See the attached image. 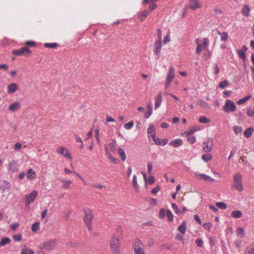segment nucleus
<instances>
[{
    "mask_svg": "<svg viewBox=\"0 0 254 254\" xmlns=\"http://www.w3.org/2000/svg\"><path fill=\"white\" fill-rule=\"evenodd\" d=\"M153 141L155 142V144H156L158 145H165L167 144L168 142V139L164 138L163 139H161L159 138H156L155 137L153 139Z\"/></svg>",
    "mask_w": 254,
    "mask_h": 254,
    "instance_id": "obj_19",
    "label": "nucleus"
},
{
    "mask_svg": "<svg viewBox=\"0 0 254 254\" xmlns=\"http://www.w3.org/2000/svg\"><path fill=\"white\" fill-rule=\"evenodd\" d=\"M10 242V239L9 238L5 237L1 239L0 242V246H5V245L8 244Z\"/></svg>",
    "mask_w": 254,
    "mask_h": 254,
    "instance_id": "obj_33",
    "label": "nucleus"
},
{
    "mask_svg": "<svg viewBox=\"0 0 254 254\" xmlns=\"http://www.w3.org/2000/svg\"><path fill=\"white\" fill-rule=\"evenodd\" d=\"M166 214L168 220L170 222H172L173 221L174 216L171 210L169 209L167 210Z\"/></svg>",
    "mask_w": 254,
    "mask_h": 254,
    "instance_id": "obj_37",
    "label": "nucleus"
},
{
    "mask_svg": "<svg viewBox=\"0 0 254 254\" xmlns=\"http://www.w3.org/2000/svg\"><path fill=\"white\" fill-rule=\"evenodd\" d=\"M134 254H145L144 251V244L139 240H136L132 245Z\"/></svg>",
    "mask_w": 254,
    "mask_h": 254,
    "instance_id": "obj_5",
    "label": "nucleus"
},
{
    "mask_svg": "<svg viewBox=\"0 0 254 254\" xmlns=\"http://www.w3.org/2000/svg\"><path fill=\"white\" fill-rule=\"evenodd\" d=\"M229 84V82L227 80H225L223 81H222L220 82L219 84V87L221 89H224L225 88L227 85H228Z\"/></svg>",
    "mask_w": 254,
    "mask_h": 254,
    "instance_id": "obj_45",
    "label": "nucleus"
},
{
    "mask_svg": "<svg viewBox=\"0 0 254 254\" xmlns=\"http://www.w3.org/2000/svg\"><path fill=\"white\" fill-rule=\"evenodd\" d=\"M157 6V4L155 3H152V5H150L148 7V10L150 11V13L153 11L156 7Z\"/></svg>",
    "mask_w": 254,
    "mask_h": 254,
    "instance_id": "obj_62",
    "label": "nucleus"
},
{
    "mask_svg": "<svg viewBox=\"0 0 254 254\" xmlns=\"http://www.w3.org/2000/svg\"><path fill=\"white\" fill-rule=\"evenodd\" d=\"M134 123L132 121H130L128 123L126 124L124 127L127 129H130L133 126Z\"/></svg>",
    "mask_w": 254,
    "mask_h": 254,
    "instance_id": "obj_52",
    "label": "nucleus"
},
{
    "mask_svg": "<svg viewBox=\"0 0 254 254\" xmlns=\"http://www.w3.org/2000/svg\"><path fill=\"white\" fill-rule=\"evenodd\" d=\"M57 244L56 239H52L50 241L44 242L40 244L39 248L45 250L47 251H51L54 249Z\"/></svg>",
    "mask_w": 254,
    "mask_h": 254,
    "instance_id": "obj_4",
    "label": "nucleus"
},
{
    "mask_svg": "<svg viewBox=\"0 0 254 254\" xmlns=\"http://www.w3.org/2000/svg\"><path fill=\"white\" fill-rule=\"evenodd\" d=\"M198 129L193 127L192 128L190 129L188 131L185 132V134L186 135H192L194 132L197 131Z\"/></svg>",
    "mask_w": 254,
    "mask_h": 254,
    "instance_id": "obj_51",
    "label": "nucleus"
},
{
    "mask_svg": "<svg viewBox=\"0 0 254 254\" xmlns=\"http://www.w3.org/2000/svg\"><path fill=\"white\" fill-rule=\"evenodd\" d=\"M13 238L15 241H20L22 238L21 235L19 234L14 235Z\"/></svg>",
    "mask_w": 254,
    "mask_h": 254,
    "instance_id": "obj_64",
    "label": "nucleus"
},
{
    "mask_svg": "<svg viewBox=\"0 0 254 254\" xmlns=\"http://www.w3.org/2000/svg\"><path fill=\"white\" fill-rule=\"evenodd\" d=\"M85 216L84 217V221L86 224L90 232H92V220L93 218L94 215L92 211L88 208H85L84 209Z\"/></svg>",
    "mask_w": 254,
    "mask_h": 254,
    "instance_id": "obj_2",
    "label": "nucleus"
},
{
    "mask_svg": "<svg viewBox=\"0 0 254 254\" xmlns=\"http://www.w3.org/2000/svg\"><path fill=\"white\" fill-rule=\"evenodd\" d=\"M237 53L238 54L239 57L241 59H245L246 58V55L245 53L240 50H237Z\"/></svg>",
    "mask_w": 254,
    "mask_h": 254,
    "instance_id": "obj_47",
    "label": "nucleus"
},
{
    "mask_svg": "<svg viewBox=\"0 0 254 254\" xmlns=\"http://www.w3.org/2000/svg\"><path fill=\"white\" fill-rule=\"evenodd\" d=\"M237 236L240 238H243L244 236V230L241 227H239L237 229Z\"/></svg>",
    "mask_w": 254,
    "mask_h": 254,
    "instance_id": "obj_39",
    "label": "nucleus"
},
{
    "mask_svg": "<svg viewBox=\"0 0 254 254\" xmlns=\"http://www.w3.org/2000/svg\"><path fill=\"white\" fill-rule=\"evenodd\" d=\"M202 159L205 162H208L212 159V156L209 154H205L202 155Z\"/></svg>",
    "mask_w": 254,
    "mask_h": 254,
    "instance_id": "obj_42",
    "label": "nucleus"
},
{
    "mask_svg": "<svg viewBox=\"0 0 254 254\" xmlns=\"http://www.w3.org/2000/svg\"><path fill=\"white\" fill-rule=\"evenodd\" d=\"M250 6L248 5H245L242 9V13L244 16H248L250 15Z\"/></svg>",
    "mask_w": 254,
    "mask_h": 254,
    "instance_id": "obj_26",
    "label": "nucleus"
},
{
    "mask_svg": "<svg viewBox=\"0 0 254 254\" xmlns=\"http://www.w3.org/2000/svg\"><path fill=\"white\" fill-rule=\"evenodd\" d=\"M58 44L56 43H47L44 44L46 48L55 49L57 48Z\"/></svg>",
    "mask_w": 254,
    "mask_h": 254,
    "instance_id": "obj_34",
    "label": "nucleus"
},
{
    "mask_svg": "<svg viewBox=\"0 0 254 254\" xmlns=\"http://www.w3.org/2000/svg\"><path fill=\"white\" fill-rule=\"evenodd\" d=\"M109 147L110 148L111 151L112 152H115L116 150V141L113 140L112 141L109 145Z\"/></svg>",
    "mask_w": 254,
    "mask_h": 254,
    "instance_id": "obj_41",
    "label": "nucleus"
},
{
    "mask_svg": "<svg viewBox=\"0 0 254 254\" xmlns=\"http://www.w3.org/2000/svg\"><path fill=\"white\" fill-rule=\"evenodd\" d=\"M18 89V86L15 83H12L9 84L7 87V92L8 94H12L15 93Z\"/></svg>",
    "mask_w": 254,
    "mask_h": 254,
    "instance_id": "obj_13",
    "label": "nucleus"
},
{
    "mask_svg": "<svg viewBox=\"0 0 254 254\" xmlns=\"http://www.w3.org/2000/svg\"><path fill=\"white\" fill-rule=\"evenodd\" d=\"M231 216L234 218H240L242 216V213L240 210L233 211L231 213Z\"/></svg>",
    "mask_w": 254,
    "mask_h": 254,
    "instance_id": "obj_27",
    "label": "nucleus"
},
{
    "mask_svg": "<svg viewBox=\"0 0 254 254\" xmlns=\"http://www.w3.org/2000/svg\"><path fill=\"white\" fill-rule=\"evenodd\" d=\"M11 187L9 183L6 181H0V190L3 192L8 190Z\"/></svg>",
    "mask_w": 254,
    "mask_h": 254,
    "instance_id": "obj_14",
    "label": "nucleus"
},
{
    "mask_svg": "<svg viewBox=\"0 0 254 254\" xmlns=\"http://www.w3.org/2000/svg\"><path fill=\"white\" fill-rule=\"evenodd\" d=\"M13 54L15 56H19L23 54L28 56L31 54V52L29 50L27 47H24L20 49L14 50L12 51Z\"/></svg>",
    "mask_w": 254,
    "mask_h": 254,
    "instance_id": "obj_10",
    "label": "nucleus"
},
{
    "mask_svg": "<svg viewBox=\"0 0 254 254\" xmlns=\"http://www.w3.org/2000/svg\"><path fill=\"white\" fill-rule=\"evenodd\" d=\"M110 246L112 252L114 254H120V241L118 236L115 235L112 238L110 241Z\"/></svg>",
    "mask_w": 254,
    "mask_h": 254,
    "instance_id": "obj_3",
    "label": "nucleus"
},
{
    "mask_svg": "<svg viewBox=\"0 0 254 254\" xmlns=\"http://www.w3.org/2000/svg\"><path fill=\"white\" fill-rule=\"evenodd\" d=\"M132 184L134 188L136 190L138 191L139 190V186L137 184V177L136 175H134L133 176Z\"/></svg>",
    "mask_w": 254,
    "mask_h": 254,
    "instance_id": "obj_35",
    "label": "nucleus"
},
{
    "mask_svg": "<svg viewBox=\"0 0 254 254\" xmlns=\"http://www.w3.org/2000/svg\"><path fill=\"white\" fill-rule=\"evenodd\" d=\"M203 150L205 153L209 152L213 147L212 139L211 138L208 137L206 138L203 142Z\"/></svg>",
    "mask_w": 254,
    "mask_h": 254,
    "instance_id": "obj_9",
    "label": "nucleus"
},
{
    "mask_svg": "<svg viewBox=\"0 0 254 254\" xmlns=\"http://www.w3.org/2000/svg\"><path fill=\"white\" fill-rule=\"evenodd\" d=\"M149 13L150 11H149L148 10H143L139 15V18L141 22L143 21Z\"/></svg>",
    "mask_w": 254,
    "mask_h": 254,
    "instance_id": "obj_23",
    "label": "nucleus"
},
{
    "mask_svg": "<svg viewBox=\"0 0 254 254\" xmlns=\"http://www.w3.org/2000/svg\"><path fill=\"white\" fill-rule=\"evenodd\" d=\"M20 107V103L18 102H15L9 105L8 110L11 112H14L19 109Z\"/></svg>",
    "mask_w": 254,
    "mask_h": 254,
    "instance_id": "obj_20",
    "label": "nucleus"
},
{
    "mask_svg": "<svg viewBox=\"0 0 254 254\" xmlns=\"http://www.w3.org/2000/svg\"><path fill=\"white\" fill-rule=\"evenodd\" d=\"M162 41H156L154 43L153 52L156 55H158L161 52L162 48Z\"/></svg>",
    "mask_w": 254,
    "mask_h": 254,
    "instance_id": "obj_17",
    "label": "nucleus"
},
{
    "mask_svg": "<svg viewBox=\"0 0 254 254\" xmlns=\"http://www.w3.org/2000/svg\"><path fill=\"white\" fill-rule=\"evenodd\" d=\"M173 210L175 211V213L177 214H180L181 211L178 209V206L174 203H172L171 204Z\"/></svg>",
    "mask_w": 254,
    "mask_h": 254,
    "instance_id": "obj_53",
    "label": "nucleus"
},
{
    "mask_svg": "<svg viewBox=\"0 0 254 254\" xmlns=\"http://www.w3.org/2000/svg\"><path fill=\"white\" fill-rule=\"evenodd\" d=\"M162 98L161 93H159L157 95V96L155 97V109H157L159 108L162 103Z\"/></svg>",
    "mask_w": 254,
    "mask_h": 254,
    "instance_id": "obj_21",
    "label": "nucleus"
},
{
    "mask_svg": "<svg viewBox=\"0 0 254 254\" xmlns=\"http://www.w3.org/2000/svg\"><path fill=\"white\" fill-rule=\"evenodd\" d=\"M57 152L63 155L64 157L72 159L71 155L68 150L65 147H60L57 150Z\"/></svg>",
    "mask_w": 254,
    "mask_h": 254,
    "instance_id": "obj_12",
    "label": "nucleus"
},
{
    "mask_svg": "<svg viewBox=\"0 0 254 254\" xmlns=\"http://www.w3.org/2000/svg\"><path fill=\"white\" fill-rule=\"evenodd\" d=\"M26 47H33L36 45V43L34 41H28L25 42Z\"/></svg>",
    "mask_w": 254,
    "mask_h": 254,
    "instance_id": "obj_57",
    "label": "nucleus"
},
{
    "mask_svg": "<svg viewBox=\"0 0 254 254\" xmlns=\"http://www.w3.org/2000/svg\"><path fill=\"white\" fill-rule=\"evenodd\" d=\"M38 195V192L36 190L32 191L30 193L25 196V206H28L30 203H33Z\"/></svg>",
    "mask_w": 254,
    "mask_h": 254,
    "instance_id": "obj_7",
    "label": "nucleus"
},
{
    "mask_svg": "<svg viewBox=\"0 0 254 254\" xmlns=\"http://www.w3.org/2000/svg\"><path fill=\"white\" fill-rule=\"evenodd\" d=\"M195 177L199 180H204L207 182H213L214 181V179L209 176H207L204 174H199L198 173H194Z\"/></svg>",
    "mask_w": 254,
    "mask_h": 254,
    "instance_id": "obj_11",
    "label": "nucleus"
},
{
    "mask_svg": "<svg viewBox=\"0 0 254 254\" xmlns=\"http://www.w3.org/2000/svg\"><path fill=\"white\" fill-rule=\"evenodd\" d=\"M147 133L149 137H151L153 139L155 137V131L153 125H151L147 129Z\"/></svg>",
    "mask_w": 254,
    "mask_h": 254,
    "instance_id": "obj_22",
    "label": "nucleus"
},
{
    "mask_svg": "<svg viewBox=\"0 0 254 254\" xmlns=\"http://www.w3.org/2000/svg\"><path fill=\"white\" fill-rule=\"evenodd\" d=\"M187 229V224L186 221H183L181 225L178 228V230L180 231L182 234H184L186 232Z\"/></svg>",
    "mask_w": 254,
    "mask_h": 254,
    "instance_id": "obj_24",
    "label": "nucleus"
},
{
    "mask_svg": "<svg viewBox=\"0 0 254 254\" xmlns=\"http://www.w3.org/2000/svg\"><path fill=\"white\" fill-rule=\"evenodd\" d=\"M8 170L11 172H15L18 171V163L15 160H12L8 165Z\"/></svg>",
    "mask_w": 254,
    "mask_h": 254,
    "instance_id": "obj_16",
    "label": "nucleus"
},
{
    "mask_svg": "<svg viewBox=\"0 0 254 254\" xmlns=\"http://www.w3.org/2000/svg\"><path fill=\"white\" fill-rule=\"evenodd\" d=\"M40 229V222H36L32 226V230L33 232H37Z\"/></svg>",
    "mask_w": 254,
    "mask_h": 254,
    "instance_id": "obj_40",
    "label": "nucleus"
},
{
    "mask_svg": "<svg viewBox=\"0 0 254 254\" xmlns=\"http://www.w3.org/2000/svg\"><path fill=\"white\" fill-rule=\"evenodd\" d=\"M197 104L198 105L201 106L203 108H204L206 109H208L210 108V107L207 103H206L204 101L201 100V99H199L197 101Z\"/></svg>",
    "mask_w": 254,
    "mask_h": 254,
    "instance_id": "obj_32",
    "label": "nucleus"
},
{
    "mask_svg": "<svg viewBox=\"0 0 254 254\" xmlns=\"http://www.w3.org/2000/svg\"><path fill=\"white\" fill-rule=\"evenodd\" d=\"M234 130L235 133L238 135L239 133H241L242 131V127L240 126H235L234 127Z\"/></svg>",
    "mask_w": 254,
    "mask_h": 254,
    "instance_id": "obj_49",
    "label": "nucleus"
},
{
    "mask_svg": "<svg viewBox=\"0 0 254 254\" xmlns=\"http://www.w3.org/2000/svg\"><path fill=\"white\" fill-rule=\"evenodd\" d=\"M246 254H254V243L248 248Z\"/></svg>",
    "mask_w": 254,
    "mask_h": 254,
    "instance_id": "obj_48",
    "label": "nucleus"
},
{
    "mask_svg": "<svg viewBox=\"0 0 254 254\" xmlns=\"http://www.w3.org/2000/svg\"><path fill=\"white\" fill-rule=\"evenodd\" d=\"M232 187L239 192L243 190L242 177L240 173H236L234 175Z\"/></svg>",
    "mask_w": 254,
    "mask_h": 254,
    "instance_id": "obj_1",
    "label": "nucleus"
},
{
    "mask_svg": "<svg viewBox=\"0 0 254 254\" xmlns=\"http://www.w3.org/2000/svg\"><path fill=\"white\" fill-rule=\"evenodd\" d=\"M27 177L29 179H34L36 177V173L32 169H30L28 171Z\"/></svg>",
    "mask_w": 254,
    "mask_h": 254,
    "instance_id": "obj_30",
    "label": "nucleus"
},
{
    "mask_svg": "<svg viewBox=\"0 0 254 254\" xmlns=\"http://www.w3.org/2000/svg\"><path fill=\"white\" fill-rule=\"evenodd\" d=\"M158 39L157 41H162V31L160 29H157Z\"/></svg>",
    "mask_w": 254,
    "mask_h": 254,
    "instance_id": "obj_59",
    "label": "nucleus"
},
{
    "mask_svg": "<svg viewBox=\"0 0 254 254\" xmlns=\"http://www.w3.org/2000/svg\"><path fill=\"white\" fill-rule=\"evenodd\" d=\"M195 244L198 247H201L203 243L201 239L198 238L195 240Z\"/></svg>",
    "mask_w": 254,
    "mask_h": 254,
    "instance_id": "obj_56",
    "label": "nucleus"
},
{
    "mask_svg": "<svg viewBox=\"0 0 254 254\" xmlns=\"http://www.w3.org/2000/svg\"><path fill=\"white\" fill-rule=\"evenodd\" d=\"M223 108L227 113L233 112L236 110L235 104L230 100H227L225 101V105Z\"/></svg>",
    "mask_w": 254,
    "mask_h": 254,
    "instance_id": "obj_6",
    "label": "nucleus"
},
{
    "mask_svg": "<svg viewBox=\"0 0 254 254\" xmlns=\"http://www.w3.org/2000/svg\"><path fill=\"white\" fill-rule=\"evenodd\" d=\"M203 227L204 229L209 231L212 227V224L210 223H205L203 224Z\"/></svg>",
    "mask_w": 254,
    "mask_h": 254,
    "instance_id": "obj_50",
    "label": "nucleus"
},
{
    "mask_svg": "<svg viewBox=\"0 0 254 254\" xmlns=\"http://www.w3.org/2000/svg\"><path fill=\"white\" fill-rule=\"evenodd\" d=\"M170 41V33L169 32L166 35V36L163 40V43L164 44H166Z\"/></svg>",
    "mask_w": 254,
    "mask_h": 254,
    "instance_id": "obj_55",
    "label": "nucleus"
},
{
    "mask_svg": "<svg viewBox=\"0 0 254 254\" xmlns=\"http://www.w3.org/2000/svg\"><path fill=\"white\" fill-rule=\"evenodd\" d=\"M216 206L221 209H226L227 208V205L223 202H218L216 203Z\"/></svg>",
    "mask_w": 254,
    "mask_h": 254,
    "instance_id": "obj_38",
    "label": "nucleus"
},
{
    "mask_svg": "<svg viewBox=\"0 0 254 254\" xmlns=\"http://www.w3.org/2000/svg\"><path fill=\"white\" fill-rule=\"evenodd\" d=\"M252 96L251 95H248L243 98H242L241 99H239L237 101V104L238 105H242L246 103L247 101H248L249 100H250Z\"/></svg>",
    "mask_w": 254,
    "mask_h": 254,
    "instance_id": "obj_28",
    "label": "nucleus"
},
{
    "mask_svg": "<svg viewBox=\"0 0 254 254\" xmlns=\"http://www.w3.org/2000/svg\"><path fill=\"white\" fill-rule=\"evenodd\" d=\"M153 112V110H149L147 109L146 112L145 113L144 117L145 119H148L150 117Z\"/></svg>",
    "mask_w": 254,
    "mask_h": 254,
    "instance_id": "obj_54",
    "label": "nucleus"
},
{
    "mask_svg": "<svg viewBox=\"0 0 254 254\" xmlns=\"http://www.w3.org/2000/svg\"><path fill=\"white\" fill-rule=\"evenodd\" d=\"M254 131V129L252 127L246 128L244 133V136L247 138H249L252 135Z\"/></svg>",
    "mask_w": 254,
    "mask_h": 254,
    "instance_id": "obj_25",
    "label": "nucleus"
},
{
    "mask_svg": "<svg viewBox=\"0 0 254 254\" xmlns=\"http://www.w3.org/2000/svg\"><path fill=\"white\" fill-rule=\"evenodd\" d=\"M152 169V163L151 162H149L147 163V171L148 174H151Z\"/></svg>",
    "mask_w": 254,
    "mask_h": 254,
    "instance_id": "obj_58",
    "label": "nucleus"
},
{
    "mask_svg": "<svg viewBox=\"0 0 254 254\" xmlns=\"http://www.w3.org/2000/svg\"><path fill=\"white\" fill-rule=\"evenodd\" d=\"M202 50V46L200 44H198L196 48V52L197 54H199Z\"/></svg>",
    "mask_w": 254,
    "mask_h": 254,
    "instance_id": "obj_63",
    "label": "nucleus"
},
{
    "mask_svg": "<svg viewBox=\"0 0 254 254\" xmlns=\"http://www.w3.org/2000/svg\"><path fill=\"white\" fill-rule=\"evenodd\" d=\"M199 122L202 124H207L210 122V120L205 116H202L199 119Z\"/></svg>",
    "mask_w": 254,
    "mask_h": 254,
    "instance_id": "obj_43",
    "label": "nucleus"
},
{
    "mask_svg": "<svg viewBox=\"0 0 254 254\" xmlns=\"http://www.w3.org/2000/svg\"><path fill=\"white\" fill-rule=\"evenodd\" d=\"M247 114L249 117L254 116V107H249L247 109Z\"/></svg>",
    "mask_w": 254,
    "mask_h": 254,
    "instance_id": "obj_36",
    "label": "nucleus"
},
{
    "mask_svg": "<svg viewBox=\"0 0 254 254\" xmlns=\"http://www.w3.org/2000/svg\"><path fill=\"white\" fill-rule=\"evenodd\" d=\"M175 76V71L173 67H170L168 72L166 79V83L165 85V88H167L171 83L173 81Z\"/></svg>",
    "mask_w": 254,
    "mask_h": 254,
    "instance_id": "obj_8",
    "label": "nucleus"
},
{
    "mask_svg": "<svg viewBox=\"0 0 254 254\" xmlns=\"http://www.w3.org/2000/svg\"><path fill=\"white\" fill-rule=\"evenodd\" d=\"M110 161L112 163H114L115 164H118L119 163V162H120L119 159H117V158H115V157H114L113 156L110 157Z\"/></svg>",
    "mask_w": 254,
    "mask_h": 254,
    "instance_id": "obj_61",
    "label": "nucleus"
},
{
    "mask_svg": "<svg viewBox=\"0 0 254 254\" xmlns=\"http://www.w3.org/2000/svg\"><path fill=\"white\" fill-rule=\"evenodd\" d=\"M183 144V141L181 139L177 138L172 140L169 143V145L172 146L174 147H178L182 146Z\"/></svg>",
    "mask_w": 254,
    "mask_h": 254,
    "instance_id": "obj_18",
    "label": "nucleus"
},
{
    "mask_svg": "<svg viewBox=\"0 0 254 254\" xmlns=\"http://www.w3.org/2000/svg\"><path fill=\"white\" fill-rule=\"evenodd\" d=\"M188 136L187 140L191 144L194 143L196 141V138L194 136L192 135H187Z\"/></svg>",
    "mask_w": 254,
    "mask_h": 254,
    "instance_id": "obj_44",
    "label": "nucleus"
},
{
    "mask_svg": "<svg viewBox=\"0 0 254 254\" xmlns=\"http://www.w3.org/2000/svg\"><path fill=\"white\" fill-rule=\"evenodd\" d=\"M218 34L221 35V41H225L228 39V35L226 32H221L220 31H218Z\"/></svg>",
    "mask_w": 254,
    "mask_h": 254,
    "instance_id": "obj_29",
    "label": "nucleus"
},
{
    "mask_svg": "<svg viewBox=\"0 0 254 254\" xmlns=\"http://www.w3.org/2000/svg\"><path fill=\"white\" fill-rule=\"evenodd\" d=\"M189 3L190 7L193 10H195L197 8H200L201 7V5L199 3L198 0H190Z\"/></svg>",
    "mask_w": 254,
    "mask_h": 254,
    "instance_id": "obj_15",
    "label": "nucleus"
},
{
    "mask_svg": "<svg viewBox=\"0 0 254 254\" xmlns=\"http://www.w3.org/2000/svg\"><path fill=\"white\" fill-rule=\"evenodd\" d=\"M61 181L63 183V187L64 188H69L70 184L71 183V181L70 180H62Z\"/></svg>",
    "mask_w": 254,
    "mask_h": 254,
    "instance_id": "obj_46",
    "label": "nucleus"
},
{
    "mask_svg": "<svg viewBox=\"0 0 254 254\" xmlns=\"http://www.w3.org/2000/svg\"><path fill=\"white\" fill-rule=\"evenodd\" d=\"M118 154L121 156V159L123 161H125L126 160V154L124 149L120 148L118 149Z\"/></svg>",
    "mask_w": 254,
    "mask_h": 254,
    "instance_id": "obj_31",
    "label": "nucleus"
},
{
    "mask_svg": "<svg viewBox=\"0 0 254 254\" xmlns=\"http://www.w3.org/2000/svg\"><path fill=\"white\" fill-rule=\"evenodd\" d=\"M22 147V145L20 142L16 143L14 145V148L16 150H20Z\"/></svg>",
    "mask_w": 254,
    "mask_h": 254,
    "instance_id": "obj_60",
    "label": "nucleus"
}]
</instances>
